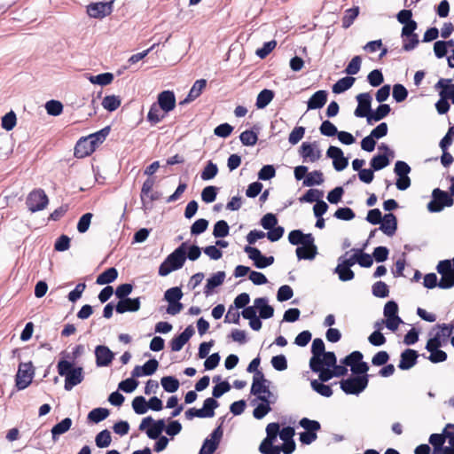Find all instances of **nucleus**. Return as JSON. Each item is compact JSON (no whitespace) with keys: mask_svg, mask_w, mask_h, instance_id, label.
Wrapping results in <instances>:
<instances>
[{"mask_svg":"<svg viewBox=\"0 0 454 454\" xmlns=\"http://www.w3.org/2000/svg\"><path fill=\"white\" fill-rule=\"evenodd\" d=\"M57 369L59 374L65 377L64 388L67 391L72 390L84 380L83 368L81 366L74 367L73 363L66 359L59 361Z\"/></svg>","mask_w":454,"mask_h":454,"instance_id":"f257e3e1","label":"nucleus"},{"mask_svg":"<svg viewBox=\"0 0 454 454\" xmlns=\"http://www.w3.org/2000/svg\"><path fill=\"white\" fill-rule=\"evenodd\" d=\"M186 260V243H182L160 265L159 275L165 277L174 270L181 269Z\"/></svg>","mask_w":454,"mask_h":454,"instance_id":"f03ea898","label":"nucleus"},{"mask_svg":"<svg viewBox=\"0 0 454 454\" xmlns=\"http://www.w3.org/2000/svg\"><path fill=\"white\" fill-rule=\"evenodd\" d=\"M270 383V382L264 378L262 372H257L256 374L254 375L251 394L256 395L260 401H275L276 398L269 387Z\"/></svg>","mask_w":454,"mask_h":454,"instance_id":"7ed1b4c3","label":"nucleus"},{"mask_svg":"<svg viewBox=\"0 0 454 454\" xmlns=\"http://www.w3.org/2000/svg\"><path fill=\"white\" fill-rule=\"evenodd\" d=\"M368 382L369 375H358L342 380L340 386L347 395H359L367 387Z\"/></svg>","mask_w":454,"mask_h":454,"instance_id":"20e7f679","label":"nucleus"},{"mask_svg":"<svg viewBox=\"0 0 454 454\" xmlns=\"http://www.w3.org/2000/svg\"><path fill=\"white\" fill-rule=\"evenodd\" d=\"M433 200L427 204L430 212H441L445 207H451L454 203L452 197L444 191L435 188L432 192Z\"/></svg>","mask_w":454,"mask_h":454,"instance_id":"39448f33","label":"nucleus"},{"mask_svg":"<svg viewBox=\"0 0 454 454\" xmlns=\"http://www.w3.org/2000/svg\"><path fill=\"white\" fill-rule=\"evenodd\" d=\"M218 402L211 397L207 398L203 403L201 409L190 408L184 413L185 418L189 420L193 418H212L215 415V409L218 407Z\"/></svg>","mask_w":454,"mask_h":454,"instance_id":"423d86ee","label":"nucleus"},{"mask_svg":"<svg viewBox=\"0 0 454 454\" xmlns=\"http://www.w3.org/2000/svg\"><path fill=\"white\" fill-rule=\"evenodd\" d=\"M34 376L33 365L31 363H22L19 365L16 374V387L19 390L27 388L32 382Z\"/></svg>","mask_w":454,"mask_h":454,"instance_id":"0eeeda50","label":"nucleus"},{"mask_svg":"<svg viewBox=\"0 0 454 454\" xmlns=\"http://www.w3.org/2000/svg\"><path fill=\"white\" fill-rule=\"evenodd\" d=\"M147 427L146 434L150 439H158L165 428V421L159 419L154 421L152 417L144 418L139 425V430L144 431Z\"/></svg>","mask_w":454,"mask_h":454,"instance_id":"6e6552de","label":"nucleus"},{"mask_svg":"<svg viewBox=\"0 0 454 454\" xmlns=\"http://www.w3.org/2000/svg\"><path fill=\"white\" fill-rule=\"evenodd\" d=\"M244 251L247 254L248 258L254 262V264L257 269H264L274 262L275 259L273 256H264L256 247L247 246L245 247Z\"/></svg>","mask_w":454,"mask_h":454,"instance_id":"1a4fd4ad","label":"nucleus"},{"mask_svg":"<svg viewBox=\"0 0 454 454\" xmlns=\"http://www.w3.org/2000/svg\"><path fill=\"white\" fill-rule=\"evenodd\" d=\"M49 200L43 190H35L29 193L27 205L31 212L41 211L46 207Z\"/></svg>","mask_w":454,"mask_h":454,"instance_id":"9d476101","label":"nucleus"},{"mask_svg":"<svg viewBox=\"0 0 454 454\" xmlns=\"http://www.w3.org/2000/svg\"><path fill=\"white\" fill-rule=\"evenodd\" d=\"M114 1L106 3H93L88 5L87 12L89 16L95 19H102L113 12Z\"/></svg>","mask_w":454,"mask_h":454,"instance_id":"9b49d317","label":"nucleus"},{"mask_svg":"<svg viewBox=\"0 0 454 454\" xmlns=\"http://www.w3.org/2000/svg\"><path fill=\"white\" fill-rule=\"evenodd\" d=\"M326 351L325 350V343L323 340L320 338H316L313 340L311 346L312 356L309 360V367L311 371L319 370L318 365L320 364L321 362V356Z\"/></svg>","mask_w":454,"mask_h":454,"instance_id":"f8f14e48","label":"nucleus"},{"mask_svg":"<svg viewBox=\"0 0 454 454\" xmlns=\"http://www.w3.org/2000/svg\"><path fill=\"white\" fill-rule=\"evenodd\" d=\"M326 156L328 158L333 159V168L337 171L343 170L344 168H347V166L348 164V159L346 157H344L342 150L339 147L333 146V145L329 146V148L326 152Z\"/></svg>","mask_w":454,"mask_h":454,"instance_id":"ddd939ff","label":"nucleus"},{"mask_svg":"<svg viewBox=\"0 0 454 454\" xmlns=\"http://www.w3.org/2000/svg\"><path fill=\"white\" fill-rule=\"evenodd\" d=\"M358 106L355 110V115L359 118L366 117L369 115L372 108V97L369 93H360L356 96Z\"/></svg>","mask_w":454,"mask_h":454,"instance_id":"4468645a","label":"nucleus"},{"mask_svg":"<svg viewBox=\"0 0 454 454\" xmlns=\"http://www.w3.org/2000/svg\"><path fill=\"white\" fill-rule=\"evenodd\" d=\"M194 333V328L192 325L187 326L182 333L172 339L170 341L171 350L174 352L180 351Z\"/></svg>","mask_w":454,"mask_h":454,"instance_id":"2eb2a0df","label":"nucleus"},{"mask_svg":"<svg viewBox=\"0 0 454 454\" xmlns=\"http://www.w3.org/2000/svg\"><path fill=\"white\" fill-rule=\"evenodd\" d=\"M96 364L98 366H107L114 359V353L111 349L104 345H98L95 348Z\"/></svg>","mask_w":454,"mask_h":454,"instance_id":"dca6fc26","label":"nucleus"},{"mask_svg":"<svg viewBox=\"0 0 454 454\" xmlns=\"http://www.w3.org/2000/svg\"><path fill=\"white\" fill-rule=\"evenodd\" d=\"M316 147V143H303L301 145L300 153L305 161L309 160L310 162H315L321 158V151Z\"/></svg>","mask_w":454,"mask_h":454,"instance_id":"f3484780","label":"nucleus"},{"mask_svg":"<svg viewBox=\"0 0 454 454\" xmlns=\"http://www.w3.org/2000/svg\"><path fill=\"white\" fill-rule=\"evenodd\" d=\"M157 105L164 113L172 111L176 106V97L173 91L164 90L158 95Z\"/></svg>","mask_w":454,"mask_h":454,"instance_id":"a211bd4d","label":"nucleus"},{"mask_svg":"<svg viewBox=\"0 0 454 454\" xmlns=\"http://www.w3.org/2000/svg\"><path fill=\"white\" fill-rule=\"evenodd\" d=\"M418 353L414 349L407 348L402 352L398 368L403 371L410 370L417 364Z\"/></svg>","mask_w":454,"mask_h":454,"instance_id":"6ab92c4d","label":"nucleus"},{"mask_svg":"<svg viewBox=\"0 0 454 454\" xmlns=\"http://www.w3.org/2000/svg\"><path fill=\"white\" fill-rule=\"evenodd\" d=\"M141 302L140 298H127L122 301H119L115 306L116 312L123 314L125 312H136L140 309Z\"/></svg>","mask_w":454,"mask_h":454,"instance_id":"aec40b11","label":"nucleus"},{"mask_svg":"<svg viewBox=\"0 0 454 454\" xmlns=\"http://www.w3.org/2000/svg\"><path fill=\"white\" fill-rule=\"evenodd\" d=\"M380 229L388 237L395 235L397 229V220L394 214H386L381 220Z\"/></svg>","mask_w":454,"mask_h":454,"instance_id":"412c9836","label":"nucleus"},{"mask_svg":"<svg viewBox=\"0 0 454 454\" xmlns=\"http://www.w3.org/2000/svg\"><path fill=\"white\" fill-rule=\"evenodd\" d=\"M254 307L259 311V317L262 319H268L273 317L274 309L272 306L268 304V299L266 297L256 298L254 301Z\"/></svg>","mask_w":454,"mask_h":454,"instance_id":"4be33fe9","label":"nucleus"},{"mask_svg":"<svg viewBox=\"0 0 454 454\" xmlns=\"http://www.w3.org/2000/svg\"><path fill=\"white\" fill-rule=\"evenodd\" d=\"M95 151L94 145L86 137L81 138L74 146V156L76 158H84Z\"/></svg>","mask_w":454,"mask_h":454,"instance_id":"5701e85b","label":"nucleus"},{"mask_svg":"<svg viewBox=\"0 0 454 454\" xmlns=\"http://www.w3.org/2000/svg\"><path fill=\"white\" fill-rule=\"evenodd\" d=\"M326 90H317L308 100V110L320 109L327 101Z\"/></svg>","mask_w":454,"mask_h":454,"instance_id":"b1692460","label":"nucleus"},{"mask_svg":"<svg viewBox=\"0 0 454 454\" xmlns=\"http://www.w3.org/2000/svg\"><path fill=\"white\" fill-rule=\"evenodd\" d=\"M207 85L205 79L197 80L190 90L187 97L180 102V105H184L195 100L202 92Z\"/></svg>","mask_w":454,"mask_h":454,"instance_id":"393cba45","label":"nucleus"},{"mask_svg":"<svg viewBox=\"0 0 454 454\" xmlns=\"http://www.w3.org/2000/svg\"><path fill=\"white\" fill-rule=\"evenodd\" d=\"M225 278V273L224 271H218L215 274H214L212 277L207 278V284L204 288V294L206 296H208L212 294V291L221 286Z\"/></svg>","mask_w":454,"mask_h":454,"instance_id":"a878e982","label":"nucleus"},{"mask_svg":"<svg viewBox=\"0 0 454 454\" xmlns=\"http://www.w3.org/2000/svg\"><path fill=\"white\" fill-rule=\"evenodd\" d=\"M391 111V108L387 104L380 105L374 112H370L367 116V122L372 124V121H379L384 119Z\"/></svg>","mask_w":454,"mask_h":454,"instance_id":"bb28decb","label":"nucleus"},{"mask_svg":"<svg viewBox=\"0 0 454 454\" xmlns=\"http://www.w3.org/2000/svg\"><path fill=\"white\" fill-rule=\"evenodd\" d=\"M71 426H72V419L70 418H66V419H62L59 423L56 424L51 428V434H52L53 441H57L58 437L60 434H63L66 432H67L70 429Z\"/></svg>","mask_w":454,"mask_h":454,"instance_id":"cd10ccee","label":"nucleus"},{"mask_svg":"<svg viewBox=\"0 0 454 454\" xmlns=\"http://www.w3.org/2000/svg\"><path fill=\"white\" fill-rule=\"evenodd\" d=\"M436 89H441L439 93L441 98H450L451 95V91L454 90V84L451 83L450 79H440L435 84Z\"/></svg>","mask_w":454,"mask_h":454,"instance_id":"c85d7f7f","label":"nucleus"},{"mask_svg":"<svg viewBox=\"0 0 454 454\" xmlns=\"http://www.w3.org/2000/svg\"><path fill=\"white\" fill-rule=\"evenodd\" d=\"M356 79L351 76H346L340 79L333 86V92L335 94L342 93L352 87Z\"/></svg>","mask_w":454,"mask_h":454,"instance_id":"c756f323","label":"nucleus"},{"mask_svg":"<svg viewBox=\"0 0 454 454\" xmlns=\"http://www.w3.org/2000/svg\"><path fill=\"white\" fill-rule=\"evenodd\" d=\"M324 183L323 173L319 170H314L308 173L303 180V186L310 187L314 185H320Z\"/></svg>","mask_w":454,"mask_h":454,"instance_id":"7c9ffc66","label":"nucleus"},{"mask_svg":"<svg viewBox=\"0 0 454 454\" xmlns=\"http://www.w3.org/2000/svg\"><path fill=\"white\" fill-rule=\"evenodd\" d=\"M118 277V271L115 268L112 267L106 270L98 276L96 283L98 285H106L114 282Z\"/></svg>","mask_w":454,"mask_h":454,"instance_id":"2f4dec72","label":"nucleus"},{"mask_svg":"<svg viewBox=\"0 0 454 454\" xmlns=\"http://www.w3.org/2000/svg\"><path fill=\"white\" fill-rule=\"evenodd\" d=\"M274 92L270 90L264 89L257 96L255 106L258 109L266 107L273 99Z\"/></svg>","mask_w":454,"mask_h":454,"instance_id":"473e14b6","label":"nucleus"},{"mask_svg":"<svg viewBox=\"0 0 454 454\" xmlns=\"http://www.w3.org/2000/svg\"><path fill=\"white\" fill-rule=\"evenodd\" d=\"M110 132V127H105L98 132L90 134L87 137V138L91 142V145H94L96 149L99 144H102Z\"/></svg>","mask_w":454,"mask_h":454,"instance_id":"72a5a7b5","label":"nucleus"},{"mask_svg":"<svg viewBox=\"0 0 454 454\" xmlns=\"http://www.w3.org/2000/svg\"><path fill=\"white\" fill-rule=\"evenodd\" d=\"M109 416V411L106 408H95L88 414V419L93 423H99Z\"/></svg>","mask_w":454,"mask_h":454,"instance_id":"f704fd0d","label":"nucleus"},{"mask_svg":"<svg viewBox=\"0 0 454 454\" xmlns=\"http://www.w3.org/2000/svg\"><path fill=\"white\" fill-rule=\"evenodd\" d=\"M160 383L164 390L168 393L177 391L180 385L178 380L173 376H165L161 378Z\"/></svg>","mask_w":454,"mask_h":454,"instance_id":"c9c22d12","label":"nucleus"},{"mask_svg":"<svg viewBox=\"0 0 454 454\" xmlns=\"http://www.w3.org/2000/svg\"><path fill=\"white\" fill-rule=\"evenodd\" d=\"M261 402L262 403L260 404H258L253 411L254 417L257 419H262L271 411L270 403H273L274 400L261 401Z\"/></svg>","mask_w":454,"mask_h":454,"instance_id":"e433bc0d","label":"nucleus"},{"mask_svg":"<svg viewBox=\"0 0 454 454\" xmlns=\"http://www.w3.org/2000/svg\"><path fill=\"white\" fill-rule=\"evenodd\" d=\"M121 98L118 96H106L102 100V106L106 110L113 112L115 111L121 106Z\"/></svg>","mask_w":454,"mask_h":454,"instance_id":"4c0bfd02","label":"nucleus"},{"mask_svg":"<svg viewBox=\"0 0 454 454\" xmlns=\"http://www.w3.org/2000/svg\"><path fill=\"white\" fill-rule=\"evenodd\" d=\"M370 164L374 171H379L388 166L389 159L385 154H378L372 157Z\"/></svg>","mask_w":454,"mask_h":454,"instance_id":"58836bf2","label":"nucleus"},{"mask_svg":"<svg viewBox=\"0 0 454 454\" xmlns=\"http://www.w3.org/2000/svg\"><path fill=\"white\" fill-rule=\"evenodd\" d=\"M317 247L313 246L312 248L309 247H299L296 248V255L298 259L312 260L317 254Z\"/></svg>","mask_w":454,"mask_h":454,"instance_id":"ea45409f","label":"nucleus"},{"mask_svg":"<svg viewBox=\"0 0 454 454\" xmlns=\"http://www.w3.org/2000/svg\"><path fill=\"white\" fill-rule=\"evenodd\" d=\"M161 111L156 103L153 104L148 112L147 120L153 124L160 122L165 116L164 114H161Z\"/></svg>","mask_w":454,"mask_h":454,"instance_id":"a19ab883","label":"nucleus"},{"mask_svg":"<svg viewBox=\"0 0 454 454\" xmlns=\"http://www.w3.org/2000/svg\"><path fill=\"white\" fill-rule=\"evenodd\" d=\"M449 446L445 447V454H454V424H447L444 428Z\"/></svg>","mask_w":454,"mask_h":454,"instance_id":"79ce46f5","label":"nucleus"},{"mask_svg":"<svg viewBox=\"0 0 454 454\" xmlns=\"http://www.w3.org/2000/svg\"><path fill=\"white\" fill-rule=\"evenodd\" d=\"M311 387L314 391L325 397H330L333 395V390L330 386L325 385L323 382H319L314 380L310 383Z\"/></svg>","mask_w":454,"mask_h":454,"instance_id":"37998d69","label":"nucleus"},{"mask_svg":"<svg viewBox=\"0 0 454 454\" xmlns=\"http://www.w3.org/2000/svg\"><path fill=\"white\" fill-rule=\"evenodd\" d=\"M334 272L338 274L339 278L341 281H349L355 277L354 271L349 267H345L340 263H338Z\"/></svg>","mask_w":454,"mask_h":454,"instance_id":"c03bdc74","label":"nucleus"},{"mask_svg":"<svg viewBox=\"0 0 454 454\" xmlns=\"http://www.w3.org/2000/svg\"><path fill=\"white\" fill-rule=\"evenodd\" d=\"M90 82L93 84H99L102 86L110 84L114 80V74L111 73H103L98 75H91L89 78Z\"/></svg>","mask_w":454,"mask_h":454,"instance_id":"a18cd8bd","label":"nucleus"},{"mask_svg":"<svg viewBox=\"0 0 454 454\" xmlns=\"http://www.w3.org/2000/svg\"><path fill=\"white\" fill-rule=\"evenodd\" d=\"M112 441L111 434L107 429L99 432L95 438L96 445L98 448H106L110 445Z\"/></svg>","mask_w":454,"mask_h":454,"instance_id":"49530a36","label":"nucleus"},{"mask_svg":"<svg viewBox=\"0 0 454 454\" xmlns=\"http://www.w3.org/2000/svg\"><path fill=\"white\" fill-rule=\"evenodd\" d=\"M230 227L226 221L220 220L215 223L213 230L215 238H224L229 234Z\"/></svg>","mask_w":454,"mask_h":454,"instance_id":"de8ad7c7","label":"nucleus"},{"mask_svg":"<svg viewBox=\"0 0 454 454\" xmlns=\"http://www.w3.org/2000/svg\"><path fill=\"white\" fill-rule=\"evenodd\" d=\"M239 139L244 145L253 146L256 144L258 136L253 130H245L240 134Z\"/></svg>","mask_w":454,"mask_h":454,"instance_id":"09e8293b","label":"nucleus"},{"mask_svg":"<svg viewBox=\"0 0 454 454\" xmlns=\"http://www.w3.org/2000/svg\"><path fill=\"white\" fill-rule=\"evenodd\" d=\"M17 122V117L13 111H10L2 117V128L6 131L12 130Z\"/></svg>","mask_w":454,"mask_h":454,"instance_id":"8fccbe9b","label":"nucleus"},{"mask_svg":"<svg viewBox=\"0 0 454 454\" xmlns=\"http://www.w3.org/2000/svg\"><path fill=\"white\" fill-rule=\"evenodd\" d=\"M324 193L322 191L317 190V189H309L306 192V193L300 199L301 202H317L318 200H321V198L323 197Z\"/></svg>","mask_w":454,"mask_h":454,"instance_id":"3c124183","label":"nucleus"},{"mask_svg":"<svg viewBox=\"0 0 454 454\" xmlns=\"http://www.w3.org/2000/svg\"><path fill=\"white\" fill-rule=\"evenodd\" d=\"M183 297V293L180 287H171L164 294V299L168 302L179 301Z\"/></svg>","mask_w":454,"mask_h":454,"instance_id":"603ef678","label":"nucleus"},{"mask_svg":"<svg viewBox=\"0 0 454 454\" xmlns=\"http://www.w3.org/2000/svg\"><path fill=\"white\" fill-rule=\"evenodd\" d=\"M132 408L137 414H145L147 411V402L142 395L137 396L132 401Z\"/></svg>","mask_w":454,"mask_h":454,"instance_id":"864d4df0","label":"nucleus"},{"mask_svg":"<svg viewBox=\"0 0 454 454\" xmlns=\"http://www.w3.org/2000/svg\"><path fill=\"white\" fill-rule=\"evenodd\" d=\"M438 287L442 289H450L454 286V270L453 271L441 274Z\"/></svg>","mask_w":454,"mask_h":454,"instance_id":"5fc2aeb1","label":"nucleus"},{"mask_svg":"<svg viewBox=\"0 0 454 454\" xmlns=\"http://www.w3.org/2000/svg\"><path fill=\"white\" fill-rule=\"evenodd\" d=\"M48 114L52 116L59 115L63 111V105L57 100H50L45 105Z\"/></svg>","mask_w":454,"mask_h":454,"instance_id":"6e6d98bb","label":"nucleus"},{"mask_svg":"<svg viewBox=\"0 0 454 454\" xmlns=\"http://www.w3.org/2000/svg\"><path fill=\"white\" fill-rule=\"evenodd\" d=\"M217 195V188L215 186H207L202 190L201 199L206 203H211L215 200Z\"/></svg>","mask_w":454,"mask_h":454,"instance_id":"4d7b16f0","label":"nucleus"},{"mask_svg":"<svg viewBox=\"0 0 454 454\" xmlns=\"http://www.w3.org/2000/svg\"><path fill=\"white\" fill-rule=\"evenodd\" d=\"M218 173V168L216 164L213 163L211 160L207 162V166L204 168L201 172V178L203 180H210L214 178Z\"/></svg>","mask_w":454,"mask_h":454,"instance_id":"13d9d810","label":"nucleus"},{"mask_svg":"<svg viewBox=\"0 0 454 454\" xmlns=\"http://www.w3.org/2000/svg\"><path fill=\"white\" fill-rule=\"evenodd\" d=\"M372 294L376 297L385 298L389 294L388 286L386 283L378 281L372 286Z\"/></svg>","mask_w":454,"mask_h":454,"instance_id":"bf43d9fd","label":"nucleus"},{"mask_svg":"<svg viewBox=\"0 0 454 454\" xmlns=\"http://www.w3.org/2000/svg\"><path fill=\"white\" fill-rule=\"evenodd\" d=\"M363 359V354L360 351H353L341 360V364L346 366H355Z\"/></svg>","mask_w":454,"mask_h":454,"instance_id":"052dcab7","label":"nucleus"},{"mask_svg":"<svg viewBox=\"0 0 454 454\" xmlns=\"http://www.w3.org/2000/svg\"><path fill=\"white\" fill-rule=\"evenodd\" d=\"M266 442H270L273 444V442L277 439L278 434H279V424L276 422L268 424L266 427Z\"/></svg>","mask_w":454,"mask_h":454,"instance_id":"680f3d73","label":"nucleus"},{"mask_svg":"<svg viewBox=\"0 0 454 454\" xmlns=\"http://www.w3.org/2000/svg\"><path fill=\"white\" fill-rule=\"evenodd\" d=\"M92 217L91 213H86L81 216L77 223V231L80 233H85L89 230Z\"/></svg>","mask_w":454,"mask_h":454,"instance_id":"e2e57ef3","label":"nucleus"},{"mask_svg":"<svg viewBox=\"0 0 454 454\" xmlns=\"http://www.w3.org/2000/svg\"><path fill=\"white\" fill-rule=\"evenodd\" d=\"M408 90L402 84H395L393 87V98L397 103H401L406 99Z\"/></svg>","mask_w":454,"mask_h":454,"instance_id":"0e129e2a","label":"nucleus"},{"mask_svg":"<svg viewBox=\"0 0 454 454\" xmlns=\"http://www.w3.org/2000/svg\"><path fill=\"white\" fill-rule=\"evenodd\" d=\"M133 290V286L129 283L121 284L114 291V294L120 301L127 299Z\"/></svg>","mask_w":454,"mask_h":454,"instance_id":"69168bd1","label":"nucleus"},{"mask_svg":"<svg viewBox=\"0 0 454 454\" xmlns=\"http://www.w3.org/2000/svg\"><path fill=\"white\" fill-rule=\"evenodd\" d=\"M304 134H305L304 127H301V126L295 127L289 134L288 142L291 145H294L298 144L302 139Z\"/></svg>","mask_w":454,"mask_h":454,"instance_id":"338daca9","label":"nucleus"},{"mask_svg":"<svg viewBox=\"0 0 454 454\" xmlns=\"http://www.w3.org/2000/svg\"><path fill=\"white\" fill-rule=\"evenodd\" d=\"M218 445L219 444H217L216 441L207 438L204 441L199 454H213L218 448Z\"/></svg>","mask_w":454,"mask_h":454,"instance_id":"774afa93","label":"nucleus"}]
</instances>
